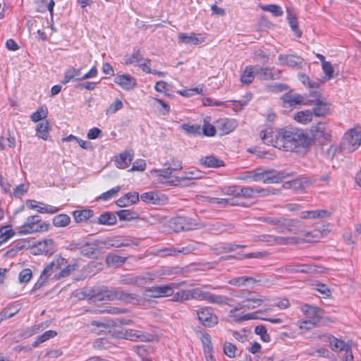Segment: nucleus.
I'll list each match as a JSON object with an SVG mask.
<instances>
[{
	"instance_id": "f257e3e1",
	"label": "nucleus",
	"mask_w": 361,
	"mask_h": 361,
	"mask_svg": "<svg viewBox=\"0 0 361 361\" xmlns=\"http://www.w3.org/2000/svg\"><path fill=\"white\" fill-rule=\"evenodd\" d=\"M279 149L287 152H300L311 143L308 133L295 127L282 128Z\"/></svg>"
},
{
	"instance_id": "f03ea898",
	"label": "nucleus",
	"mask_w": 361,
	"mask_h": 361,
	"mask_svg": "<svg viewBox=\"0 0 361 361\" xmlns=\"http://www.w3.org/2000/svg\"><path fill=\"white\" fill-rule=\"evenodd\" d=\"M238 178L247 182H263L272 183L278 181L279 177L271 170L257 168L255 170L247 171L239 174Z\"/></svg>"
},
{
	"instance_id": "7ed1b4c3",
	"label": "nucleus",
	"mask_w": 361,
	"mask_h": 361,
	"mask_svg": "<svg viewBox=\"0 0 361 361\" xmlns=\"http://www.w3.org/2000/svg\"><path fill=\"white\" fill-rule=\"evenodd\" d=\"M361 145V130L354 128L345 133L340 143L338 151L342 154H350L355 151Z\"/></svg>"
},
{
	"instance_id": "20e7f679",
	"label": "nucleus",
	"mask_w": 361,
	"mask_h": 361,
	"mask_svg": "<svg viewBox=\"0 0 361 361\" xmlns=\"http://www.w3.org/2000/svg\"><path fill=\"white\" fill-rule=\"evenodd\" d=\"M49 224L42 221L40 216L32 215L27 218L25 222L18 228V233L20 235L31 234L47 231Z\"/></svg>"
},
{
	"instance_id": "39448f33",
	"label": "nucleus",
	"mask_w": 361,
	"mask_h": 361,
	"mask_svg": "<svg viewBox=\"0 0 361 361\" xmlns=\"http://www.w3.org/2000/svg\"><path fill=\"white\" fill-rule=\"evenodd\" d=\"M120 300L126 302H133L137 300L135 294L124 292L118 289H104L94 295L95 301H111Z\"/></svg>"
},
{
	"instance_id": "423d86ee",
	"label": "nucleus",
	"mask_w": 361,
	"mask_h": 361,
	"mask_svg": "<svg viewBox=\"0 0 361 361\" xmlns=\"http://www.w3.org/2000/svg\"><path fill=\"white\" fill-rule=\"evenodd\" d=\"M301 310L305 317L299 322L300 328L305 330L312 329L319 319L318 310L314 307L305 305L302 306Z\"/></svg>"
},
{
	"instance_id": "0eeeda50",
	"label": "nucleus",
	"mask_w": 361,
	"mask_h": 361,
	"mask_svg": "<svg viewBox=\"0 0 361 361\" xmlns=\"http://www.w3.org/2000/svg\"><path fill=\"white\" fill-rule=\"evenodd\" d=\"M157 182L165 185H178L181 183V178L177 176L170 166L166 169L155 171Z\"/></svg>"
},
{
	"instance_id": "6e6552de",
	"label": "nucleus",
	"mask_w": 361,
	"mask_h": 361,
	"mask_svg": "<svg viewBox=\"0 0 361 361\" xmlns=\"http://www.w3.org/2000/svg\"><path fill=\"white\" fill-rule=\"evenodd\" d=\"M178 284L171 283L166 285L157 286L149 288L145 290V296L151 298H162L172 295Z\"/></svg>"
},
{
	"instance_id": "1a4fd4ad",
	"label": "nucleus",
	"mask_w": 361,
	"mask_h": 361,
	"mask_svg": "<svg viewBox=\"0 0 361 361\" xmlns=\"http://www.w3.org/2000/svg\"><path fill=\"white\" fill-rule=\"evenodd\" d=\"M281 132L282 128L273 129L271 128H268L264 130H262L260 132L259 136L264 144L279 148L278 145H279L281 141Z\"/></svg>"
},
{
	"instance_id": "9d476101",
	"label": "nucleus",
	"mask_w": 361,
	"mask_h": 361,
	"mask_svg": "<svg viewBox=\"0 0 361 361\" xmlns=\"http://www.w3.org/2000/svg\"><path fill=\"white\" fill-rule=\"evenodd\" d=\"M241 310H244L240 304H238L236 306L231 309L228 312V317L231 322H242L244 321H247L250 319H258V314L259 312H255L248 314H243Z\"/></svg>"
},
{
	"instance_id": "9b49d317",
	"label": "nucleus",
	"mask_w": 361,
	"mask_h": 361,
	"mask_svg": "<svg viewBox=\"0 0 361 361\" xmlns=\"http://www.w3.org/2000/svg\"><path fill=\"white\" fill-rule=\"evenodd\" d=\"M241 310H244L240 304H238L236 306L231 309L228 312V317L231 322H242L244 321H247L250 319H258V314L259 312H255L248 314H243Z\"/></svg>"
},
{
	"instance_id": "f8f14e48",
	"label": "nucleus",
	"mask_w": 361,
	"mask_h": 361,
	"mask_svg": "<svg viewBox=\"0 0 361 361\" xmlns=\"http://www.w3.org/2000/svg\"><path fill=\"white\" fill-rule=\"evenodd\" d=\"M310 133L314 140H328L331 138V130L326 123L319 122L311 127Z\"/></svg>"
},
{
	"instance_id": "ddd939ff",
	"label": "nucleus",
	"mask_w": 361,
	"mask_h": 361,
	"mask_svg": "<svg viewBox=\"0 0 361 361\" xmlns=\"http://www.w3.org/2000/svg\"><path fill=\"white\" fill-rule=\"evenodd\" d=\"M140 199L142 202L151 204H165L168 202V197L158 191H149L142 193Z\"/></svg>"
},
{
	"instance_id": "4468645a",
	"label": "nucleus",
	"mask_w": 361,
	"mask_h": 361,
	"mask_svg": "<svg viewBox=\"0 0 361 361\" xmlns=\"http://www.w3.org/2000/svg\"><path fill=\"white\" fill-rule=\"evenodd\" d=\"M198 319L207 327H212L217 324L218 318L209 307H201L197 310Z\"/></svg>"
},
{
	"instance_id": "2eb2a0df",
	"label": "nucleus",
	"mask_w": 361,
	"mask_h": 361,
	"mask_svg": "<svg viewBox=\"0 0 361 361\" xmlns=\"http://www.w3.org/2000/svg\"><path fill=\"white\" fill-rule=\"evenodd\" d=\"M66 262V259L63 257L56 258L44 268L41 274V278L43 279L44 277L45 279H48L53 274V276L56 274H59L61 269H62V267H64Z\"/></svg>"
},
{
	"instance_id": "dca6fc26",
	"label": "nucleus",
	"mask_w": 361,
	"mask_h": 361,
	"mask_svg": "<svg viewBox=\"0 0 361 361\" xmlns=\"http://www.w3.org/2000/svg\"><path fill=\"white\" fill-rule=\"evenodd\" d=\"M265 300H267V298L264 296L248 293L240 304L245 311L259 307Z\"/></svg>"
},
{
	"instance_id": "f3484780",
	"label": "nucleus",
	"mask_w": 361,
	"mask_h": 361,
	"mask_svg": "<svg viewBox=\"0 0 361 361\" xmlns=\"http://www.w3.org/2000/svg\"><path fill=\"white\" fill-rule=\"evenodd\" d=\"M114 82L126 91H130L137 86V80L129 74L118 75Z\"/></svg>"
},
{
	"instance_id": "a211bd4d",
	"label": "nucleus",
	"mask_w": 361,
	"mask_h": 361,
	"mask_svg": "<svg viewBox=\"0 0 361 361\" xmlns=\"http://www.w3.org/2000/svg\"><path fill=\"white\" fill-rule=\"evenodd\" d=\"M54 243L52 239H44L38 242L32 247L35 255L52 254L54 252Z\"/></svg>"
},
{
	"instance_id": "6ab92c4d",
	"label": "nucleus",
	"mask_w": 361,
	"mask_h": 361,
	"mask_svg": "<svg viewBox=\"0 0 361 361\" xmlns=\"http://www.w3.org/2000/svg\"><path fill=\"white\" fill-rule=\"evenodd\" d=\"M255 75L261 80H276L280 78L281 71L275 68H256Z\"/></svg>"
},
{
	"instance_id": "aec40b11",
	"label": "nucleus",
	"mask_w": 361,
	"mask_h": 361,
	"mask_svg": "<svg viewBox=\"0 0 361 361\" xmlns=\"http://www.w3.org/2000/svg\"><path fill=\"white\" fill-rule=\"evenodd\" d=\"M280 65L288 66L291 68H300L303 60L300 56L292 54H280L279 56Z\"/></svg>"
},
{
	"instance_id": "412c9836",
	"label": "nucleus",
	"mask_w": 361,
	"mask_h": 361,
	"mask_svg": "<svg viewBox=\"0 0 361 361\" xmlns=\"http://www.w3.org/2000/svg\"><path fill=\"white\" fill-rule=\"evenodd\" d=\"M238 126L234 118H220L216 121V128L223 135H226L233 131Z\"/></svg>"
},
{
	"instance_id": "4be33fe9",
	"label": "nucleus",
	"mask_w": 361,
	"mask_h": 361,
	"mask_svg": "<svg viewBox=\"0 0 361 361\" xmlns=\"http://www.w3.org/2000/svg\"><path fill=\"white\" fill-rule=\"evenodd\" d=\"M127 340L134 342H147L152 339V336L145 331L127 329Z\"/></svg>"
},
{
	"instance_id": "5701e85b",
	"label": "nucleus",
	"mask_w": 361,
	"mask_h": 361,
	"mask_svg": "<svg viewBox=\"0 0 361 361\" xmlns=\"http://www.w3.org/2000/svg\"><path fill=\"white\" fill-rule=\"evenodd\" d=\"M283 107L295 108L303 102L304 98L302 96L295 93H286L281 97Z\"/></svg>"
},
{
	"instance_id": "b1692460",
	"label": "nucleus",
	"mask_w": 361,
	"mask_h": 361,
	"mask_svg": "<svg viewBox=\"0 0 361 361\" xmlns=\"http://www.w3.org/2000/svg\"><path fill=\"white\" fill-rule=\"evenodd\" d=\"M178 39L180 42L186 44H199L204 42V38L200 34L183 33L178 34Z\"/></svg>"
},
{
	"instance_id": "393cba45",
	"label": "nucleus",
	"mask_w": 361,
	"mask_h": 361,
	"mask_svg": "<svg viewBox=\"0 0 361 361\" xmlns=\"http://www.w3.org/2000/svg\"><path fill=\"white\" fill-rule=\"evenodd\" d=\"M331 213L324 209H317L310 211H302L300 212L299 216L303 219H324L329 216Z\"/></svg>"
},
{
	"instance_id": "a878e982",
	"label": "nucleus",
	"mask_w": 361,
	"mask_h": 361,
	"mask_svg": "<svg viewBox=\"0 0 361 361\" xmlns=\"http://www.w3.org/2000/svg\"><path fill=\"white\" fill-rule=\"evenodd\" d=\"M133 159V153L131 151H126L115 157V164L121 169H126Z\"/></svg>"
},
{
	"instance_id": "bb28decb",
	"label": "nucleus",
	"mask_w": 361,
	"mask_h": 361,
	"mask_svg": "<svg viewBox=\"0 0 361 361\" xmlns=\"http://www.w3.org/2000/svg\"><path fill=\"white\" fill-rule=\"evenodd\" d=\"M81 68H75L71 67L64 72V78L62 80L63 84H67L71 81L82 80L81 79Z\"/></svg>"
},
{
	"instance_id": "cd10ccee",
	"label": "nucleus",
	"mask_w": 361,
	"mask_h": 361,
	"mask_svg": "<svg viewBox=\"0 0 361 361\" xmlns=\"http://www.w3.org/2000/svg\"><path fill=\"white\" fill-rule=\"evenodd\" d=\"M200 163L201 165L207 168H219L224 166V161L214 155L202 157L200 159Z\"/></svg>"
},
{
	"instance_id": "c85d7f7f",
	"label": "nucleus",
	"mask_w": 361,
	"mask_h": 361,
	"mask_svg": "<svg viewBox=\"0 0 361 361\" xmlns=\"http://www.w3.org/2000/svg\"><path fill=\"white\" fill-rule=\"evenodd\" d=\"M238 197H243L245 198H251L255 196V193H262V195H267L268 194L267 190L259 189L257 188H254L252 187H240L238 190Z\"/></svg>"
},
{
	"instance_id": "c756f323",
	"label": "nucleus",
	"mask_w": 361,
	"mask_h": 361,
	"mask_svg": "<svg viewBox=\"0 0 361 361\" xmlns=\"http://www.w3.org/2000/svg\"><path fill=\"white\" fill-rule=\"evenodd\" d=\"M54 5V0H40L37 4V11L39 13H44L48 10L50 13V20L53 21Z\"/></svg>"
},
{
	"instance_id": "7c9ffc66",
	"label": "nucleus",
	"mask_w": 361,
	"mask_h": 361,
	"mask_svg": "<svg viewBox=\"0 0 361 361\" xmlns=\"http://www.w3.org/2000/svg\"><path fill=\"white\" fill-rule=\"evenodd\" d=\"M194 250L191 245H188L180 249L175 247H168L161 250L164 256H176L178 254L187 255L190 253Z\"/></svg>"
},
{
	"instance_id": "2f4dec72",
	"label": "nucleus",
	"mask_w": 361,
	"mask_h": 361,
	"mask_svg": "<svg viewBox=\"0 0 361 361\" xmlns=\"http://www.w3.org/2000/svg\"><path fill=\"white\" fill-rule=\"evenodd\" d=\"M329 110V104L318 100L314 105L312 113L315 116L320 117L326 115Z\"/></svg>"
},
{
	"instance_id": "473e14b6",
	"label": "nucleus",
	"mask_w": 361,
	"mask_h": 361,
	"mask_svg": "<svg viewBox=\"0 0 361 361\" xmlns=\"http://www.w3.org/2000/svg\"><path fill=\"white\" fill-rule=\"evenodd\" d=\"M258 281L254 279L253 277L250 276H239L235 277L230 279L228 283L234 286H247L250 284H253Z\"/></svg>"
},
{
	"instance_id": "72a5a7b5",
	"label": "nucleus",
	"mask_w": 361,
	"mask_h": 361,
	"mask_svg": "<svg viewBox=\"0 0 361 361\" xmlns=\"http://www.w3.org/2000/svg\"><path fill=\"white\" fill-rule=\"evenodd\" d=\"M255 69L254 66H247L240 77V80L243 84H250L253 80L255 75Z\"/></svg>"
},
{
	"instance_id": "f704fd0d",
	"label": "nucleus",
	"mask_w": 361,
	"mask_h": 361,
	"mask_svg": "<svg viewBox=\"0 0 361 361\" xmlns=\"http://www.w3.org/2000/svg\"><path fill=\"white\" fill-rule=\"evenodd\" d=\"M14 235L15 232L11 225L2 226L0 228V246L13 237Z\"/></svg>"
},
{
	"instance_id": "c9c22d12",
	"label": "nucleus",
	"mask_w": 361,
	"mask_h": 361,
	"mask_svg": "<svg viewBox=\"0 0 361 361\" xmlns=\"http://www.w3.org/2000/svg\"><path fill=\"white\" fill-rule=\"evenodd\" d=\"M313 116V113L310 110L300 111L298 112L294 118L298 123L302 124H307L312 121Z\"/></svg>"
},
{
	"instance_id": "e433bc0d",
	"label": "nucleus",
	"mask_w": 361,
	"mask_h": 361,
	"mask_svg": "<svg viewBox=\"0 0 361 361\" xmlns=\"http://www.w3.org/2000/svg\"><path fill=\"white\" fill-rule=\"evenodd\" d=\"M223 350L225 355L230 358H234L240 355V351L231 342H225Z\"/></svg>"
},
{
	"instance_id": "4c0bfd02",
	"label": "nucleus",
	"mask_w": 361,
	"mask_h": 361,
	"mask_svg": "<svg viewBox=\"0 0 361 361\" xmlns=\"http://www.w3.org/2000/svg\"><path fill=\"white\" fill-rule=\"evenodd\" d=\"M329 343L331 349L335 352L345 351L350 348L344 341L334 336L329 338Z\"/></svg>"
},
{
	"instance_id": "58836bf2",
	"label": "nucleus",
	"mask_w": 361,
	"mask_h": 361,
	"mask_svg": "<svg viewBox=\"0 0 361 361\" xmlns=\"http://www.w3.org/2000/svg\"><path fill=\"white\" fill-rule=\"evenodd\" d=\"M126 260V257H122L116 254H109L106 259V262L109 267H118L121 266Z\"/></svg>"
},
{
	"instance_id": "ea45409f",
	"label": "nucleus",
	"mask_w": 361,
	"mask_h": 361,
	"mask_svg": "<svg viewBox=\"0 0 361 361\" xmlns=\"http://www.w3.org/2000/svg\"><path fill=\"white\" fill-rule=\"evenodd\" d=\"M61 209V207H57L50 204H45L42 202H38L37 212L41 214H55Z\"/></svg>"
},
{
	"instance_id": "a19ab883",
	"label": "nucleus",
	"mask_w": 361,
	"mask_h": 361,
	"mask_svg": "<svg viewBox=\"0 0 361 361\" xmlns=\"http://www.w3.org/2000/svg\"><path fill=\"white\" fill-rule=\"evenodd\" d=\"M322 68L324 73L325 80H329L337 75L335 73V67L329 62H323Z\"/></svg>"
},
{
	"instance_id": "79ce46f5",
	"label": "nucleus",
	"mask_w": 361,
	"mask_h": 361,
	"mask_svg": "<svg viewBox=\"0 0 361 361\" xmlns=\"http://www.w3.org/2000/svg\"><path fill=\"white\" fill-rule=\"evenodd\" d=\"M204 124L202 128L203 134L207 137L214 136L216 134V128L210 123L211 118L207 116L204 118Z\"/></svg>"
},
{
	"instance_id": "37998d69",
	"label": "nucleus",
	"mask_w": 361,
	"mask_h": 361,
	"mask_svg": "<svg viewBox=\"0 0 361 361\" xmlns=\"http://www.w3.org/2000/svg\"><path fill=\"white\" fill-rule=\"evenodd\" d=\"M71 222V218L66 214H61L55 216L52 223L56 227H65Z\"/></svg>"
},
{
	"instance_id": "c03bdc74",
	"label": "nucleus",
	"mask_w": 361,
	"mask_h": 361,
	"mask_svg": "<svg viewBox=\"0 0 361 361\" xmlns=\"http://www.w3.org/2000/svg\"><path fill=\"white\" fill-rule=\"evenodd\" d=\"M73 215L76 222H82L87 221L93 216V211L90 209L75 211L73 213Z\"/></svg>"
},
{
	"instance_id": "a18cd8bd",
	"label": "nucleus",
	"mask_w": 361,
	"mask_h": 361,
	"mask_svg": "<svg viewBox=\"0 0 361 361\" xmlns=\"http://www.w3.org/2000/svg\"><path fill=\"white\" fill-rule=\"evenodd\" d=\"M49 123L47 121L39 123L37 126V135L39 138L47 140L49 135Z\"/></svg>"
},
{
	"instance_id": "49530a36",
	"label": "nucleus",
	"mask_w": 361,
	"mask_h": 361,
	"mask_svg": "<svg viewBox=\"0 0 361 361\" xmlns=\"http://www.w3.org/2000/svg\"><path fill=\"white\" fill-rule=\"evenodd\" d=\"M231 301V299L224 296V295H214V294H209V296H208V302L209 303H214L218 304L220 305H230V302Z\"/></svg>"
},
{
	"instance_id": "de8ad7c7",
	"label": "nucleus",
	"mask_w": 361,
	"mask_h": 361,
	"mask_svg": "<svg viewBox=\"0 0 361 361\" xmlns=\"http://www.w3.org/2000/svg\"><path fill=\"white\" fill-rule=\"evenodd\" d=\"M259 7L264 11L271 13L275 17H279L283 15L281 7L276 4L259 5Z\"/></svg>"
},
{
	"instance_id": "09e8293b",
	"label": "nucleus",
	"mask_w": 361,
	"mask_h": 361,
	"mask_svg": "<svg viewBox=\"0 0 361 361\" xmlns=\"http://www.w3.org/2000/svg\"><path fill=\"white\" fill-rule=\"evenodd\" d=\"M78 268L77 263H73L72 264L65 265L62 267V269H61L59 274H56L54 276V279H59L61 278H64L68 276L73 271L75 270Z\"/></svg>"
},
{
	"instance_id": "8fccbe9b",
	"label": "nucleus",
	"mask_w": 361,
	"mask_h": 361,
	"mask_svg": "<svg viewBox=\"0 0 361 361\" xmlns=\"http://www.w3.org/2000/svg\"><path fill=\"white\" fill-rule=\"evenodd\" d=\"M116 221V216L109 212L101 214L98 219V223L102 225H114Z\"/></svg>"
},
{
	"instance_id": "3c124183",
	"label": "nucleus",
	"mask_w": 361,
	"mask_h": 361,
	"mask_svg": "<svg viewBox=\"0 0 361 361\" xmlns=\"http://www.w3.org/2000/svg\"><path fill=\"white\" fill-rule=\"evenodd\" d=\"M287 19L291 30L295 32L296 37H300L302 36V32L298 27L297 18L288 11Z\"/></svg>"
},
{
	"instance_id": "603ef678",
	"label": "nucleus",
	"mask_w": 361,
	"mask_h": 361,
	"mask_svg": "<svg viewBox=\"0 0 361 361\" xmlns=\"http://www.w3.org/2000/svg\"><path fill=\"white\" fill-rule=\"evenodd\" d=\"M142 56L143 55L140 50H135L132 54L125 56V63L126 65H130L133 63L137 64Z\"/></svg>"
},
{
	"instance_id": "864d4df0",
	"label": "nucleus",
	"mask_w": 361,
	"mask_h": 361,
	"mask_svg": "<svg viewBox=\"0 0 361 361\" xmlns=\"http://www.w3.org/2000/svg\"><path fill=\"white\" fill-rule=\"evenodd\" d=\"M48 111L45 106H40L35 112H34L31 116V121L37 123L47 116Z\"/></svg>"
},
{
	"instance_id": "5fc2aeb1",
	"label": "nucleus",
	"mask_w": 361,
	"mask_h": 361,
	"mask_svg": "<svg viewBox=\"0 0 361 361\" xmlns=\"http://www.w3.org/2000/svg\"><path fill=\"white\" fill-rule=\"evenodd\" d=\"M180 128L188 134L194 135H200L202 131V128L199 125H189L183 123L180 126Z\"/></svg>"
},
{
	"instance_id": "6e6d98bb",
	"label": "nucleus",
	"mask_w": 361,
	"mask_h": 361,
	"mask_svg": "<svg viewBox=\"0 0 361 361\" xmlns=\"http://www.w3.org/2000/svg\"><path fill=\"white\" fill-rule=\"evenodd\" d=\"M56 332L53 330H49L45 331L43 334L37 338L36 341L33 343V346H37L38 344L44 343L47 340L54 338V336H56Z\"/></svg>"
},
{
	"instance_id": "4d7b16f0",
	"label": "nucleus",
	"mask_w": 361,
	"mask_h": 361,
	"mask_svg": "<svg viewBox=\"0 0 361 361\" xmlns=\"http://www.w3.org/2000/svg\"><path fill=\"white\" fill-rule=\"evenodd\" d=\"M120 220L130 221L137 217V214L129 209H123L117 212Z\"/></svg>"
},
{
	"instance_id": "13d9d810",
	"label": "nucleus",
	"mask_w": 361,
	"mask_h": 361,
	"mask_svg": "<svg viewBox=\"0 0 361 361\" xmlns=\"http://www.w3.org/2000/svg\"><path fill=\"white\" fill-rule=\"evenodd\" d=\"M208 200L209 203L217 204L222 207H226L228 204L235 205L233 200L230 198L208 197Z\"/></svg>"
},
{
	"instance_id": "bf43d9fd",
	"label": "nucleus",
	"mask_w": 361,
	"mask_h": 361,
	"mask_svg": "<svg viewBox=\"0 0 361 361\" xmlns=\"http://www.w3.org/2000/svg\"><path fill=\"white\" fill-rule=\"evenodd\" d=\"M221 193L224 195L238 197L239 186L231 185L221 188Z\"/></svg>"
},
{
	"instance_id": "052dcab7",
	"label": "nucleus",
	"mask_w": 361,
	"mask_h": 361,
	"mask_svg": "<svg viewBox=\"0 0 361 361\" xmlns=\"http://www.w3.org/2000/svg\"><path fill=\"white\" fill-rule=\"evenodd\" d=\"M32 276V272L30 269H23L18 275V280L20 283H27Z\"/></svg>"
},
{
	"instance_id": "680f3d73",
	"label": "nucleus",
	"mask_w": 361,
	"mask_h": 361,
	"mask_svg": "<svg viewBox=\"0 0 361 361\" xmlns=\"http://www.w3.org/2000/svg\"><path fill=\"white\" fill-rule=\"evenodd\" d=\"M255 332L256 334L259 335L261 339L264 342L270 341V336L267 334V328L263 325H259L255 327Z\"/></svg>"
},
{
	"instance_id": "e2e57ef3",
	"label": "nucleus",
	"mask_w": 361,
	"mask_h": 361,
	"mask_svg": "<svg viewBox=\"0 0 361 361\" xmlns=\"http://www.w3.org/2000/svg\"><path fill=\"white\" fill-rule=\"evenodd\" d=\"M201 341L203 345V351L207 352L214 350V348L211 341L210 336L208 334H202L201 336Z\"/></svg>"
},
{
	"instance_id": "0e129e2a",
	"label": "nucleus",
	"mask_w": 361,
	"mask_h": 361,
	"mask_svg": "<svg viewBox=\"0 0 361 361\" xmlns=\"http://www.w3.org/2000/svg\"><path fill=\"white\" fill-rule=\"evenodd\" d=\"M191 299V290H180L173 295V300L183 302Z\"/></svg>"
},
{
	"instance_id": "69168bd1",
	"label": "nucleus",
	"mask_w": 361,
	"mask_h": 361,
	"mask_svg": "<svg viewBox=\"0 0 361 361\" xmlns=\"http://www.w3.org/2000/svg\"><path fill=\"white\" fill-rule=\"evenodd\" d=\"M202 91V87L199 86L195 88L191 89H184L182 90L178 91V93L183 97H190L196 94H200Z\"/></svg>"
},
{
	"instance_id": "338daca9",
	"label": "nucleus",
	"mask_w": 361,
	"mask_h": 361,
	"mask_svg": "<svg viewBox=\"0 0 361 361\" xmlns=\"http://www.w3.org/2000/svg\"><path fill=\"white\" fill-rule=\"evenodd\" d=\"M137 66L142 69V71L146 73L152 72L151 68V61L148 59L145 58L143 56L137 63Z\"/></svg>"
},
{
	"instance_id": "774afa93",
	"label": "nucleus",
	"mask_w": 361,
	"mask_h": 361,
	"mask_svg": "<svg viewBox=\"0 0 361 361\" xmlns=\"http://www.w3.org/2000/svg\"><path fill=\"white\" fill-rule=\"evenodd\" d=\"M123 106V102L121 99H116L114 103L111 104L106 110V114H113L117 111L121 109Z\"/></svg>"
}]
</instances>
